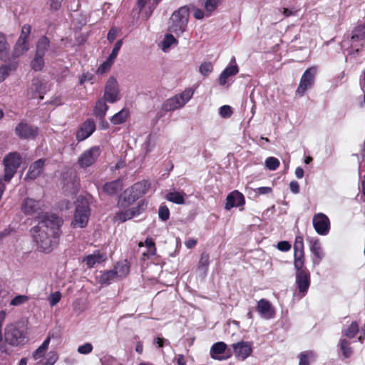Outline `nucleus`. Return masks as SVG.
Listing matches in <instances>:
<instances>
[{
	"mask_svg": "<svg viewBox=\"0 0 365 365\" xmlns=\"http://www.w3.org/2000/svg\"><path fill=\"white\" fill-rule=\"evenodd\" d=\"M50 342V337H47L43 344L34 352L33 357L34 359H38L41 358L46 350L48 349V344Z\"/></svg>",
	"mask_w": 365,
	"mask_h": 365,
	"instance_id": "41",
	"label": "nucleus"
},
{
	"mask_svg": "<svg viewBox=\"0 0 365 365\" xmlns=\"http://www.w3.org/2000/svg\"><path fill=\"white\" fill-rule=\"evenodd\" d=\"M32 69L36 71L42 70L44 66L43 56L35 54L34 58L31 62Z\"/></svg>",
	"mask_w": 365,
	"mask_h": 365,
	"instance_id": "40",
	"label": "nucleus"
},
{
	"mask_svg": "<svg viewBox=\"0 0 365 365\" xmlns=\"http://www.w3.org/2000/svg\"><path fill=\"white\" fill-rule=\"evenodd\" d=\"M221 3L222 0H205L204 9L206 11L207 15L211 16Z\"/></svg>",
	"mask_w": 365,
	"mask_h": 365,
	"instance_id": "38",
	"label": "nucleus"
},
{
	"mask_svg": "<svg viewBox=\"0 0 365 365\" xmlns=\"http://www.w3.org/2000/svg\"><path fill=\"white\" fill-rule=\"evenodd\" d=\"M103 261H104L103 256L99 251H96L93 254L89 255L83 259V262H86L88 268L93 267L96 263H100Z\"/></svg>",
	"mask_w": 365,
	"mask_h": 365,
	"instance_id": "33",
	"label": "nucleus"
},
{
	"mask_svg": "<svg viewBox=\"0 0 365 365\" xmlns=\"http://www.w3.org/2000/svg\"><path fill=\"white\" fill-rule=\"evenodd\" d=\"M41 202L39 200L27 197L22 202L21 210L26 215H31L37 212L41 209Z\"/></svg>",
	"mask_w": 365,
	"mask_h": 365,
	"instance_id": "22",
	"label": "nucleus"
},
{
	"mask_svg": "<svg viewBox=\"0 0 365 365\" xmlns=\"http://www.w3.org/2000/svg\"><path fill=\"white\" fill-rule=\"evenodd\" d=\"M4 339L9 344L14 346L23 345L26 341L24 331L14 324H9L5 328Z\"/></svg>",
	"mask_w": 365,
	"mask_h": 365,
	"instance_id": "6",
	"label": "nucleus"
},
{
	"mask_svg": "<svg viewBox=\"0 0 365 365\" xmlns=\"http://www.w3.org/2000/svg\"><path fill=\"white\" fill-rule=\"evenodd\" d=\"M31 30V27L30 25H29V24L24 25L21 29V32L20 36L19 37L18 39L20 41L29 42L28 38L30 35Z\"/></svg>",
	"mask_w": 365,
	"mask_h": 365,
	"instance_id": "51",
	"label": "nucleus"
},
{
	"mask_svg": "<svg viewBox=\"0 0 365 365\" xmlns=\"http://www.w3.org/2000/svg\"><path fill=\"white\" fill-rule=\"evenodd\" d=\"M38 129L36 126L21 121L15 128L16 135L21 139L34 138L38 135Z\"/></svg>",
	"mask_w": 365,
	"mask_h": 365,
	"instance_id": "10",
	"label": "nucleus"
},
{
	"mask_svg": "<svg viewBox=\"0 0 365 365\" xmlns=\"http://www.w3.org/2000/svg\"><path fill=\"white\" fill-rule=\"evenodd\" d=\"M294 267L296 272V284L299 289V292L303 295L307 292L310 285V274L308 270L303 268Z\"/></svg>",
	"mask_w": 365,
	"mask_h": 365,
	"instance_id": "9",
	"label": "nucleus"
},
{
	"mask_svg": "<svg viewBox=\"0 0 365 365\" xmlns=\"http://www.w3.org/2000/svg\"><path fill=\"white\" fill-rule=\"evenodd\" d=\"M63 0H51L50 7L52 10H58L61 6Z\"/></svg>",
	"mask_w": 365,
	"mask_h": 365,
	"instance_id": "62",
	"label": "nucleus"
},
{
	"mask_svg": "<svg viewBox=\"0 0 365 365\" xmlns=\"http://www.w3.org/2000/svg\"><path fill=\"white\" fill-rule=\"evenodd\" d=\"M50 41L48 38L43 36H41L37 42L36 44V53L38 55H42L44 56L46 51H47L48 46H49Z\"/></svg>",
	"mask_w": 365,
	"mask_h": 365,
	"instance_id": "36",
	"label": "nucleus"
},
{
	"mask_svg": "<svg viewBox=\"0 0 365 365\" xmlns=\"http://www.w3.org/2000/svg\"><path fill=\"white\" fill-rule=\"evenodd\" d=\"M175 359L178 365H186V361L185 356L182 354H178Z\"/></svg>",
	"mask_w": 365,
	"mask_h": 365,
	"instance_id": "64",
	"label": "nucleus"
},
{
	"mask_svg": "<svg viewBox=\"0 0 365 365\" xmlns=\"http://www.w3.org/2000/svg\"><path fill=\"white\" fill-rule=\"evenodd\" d=\"M106 100L103 98L99 99L94 106L93 114L96 118L99 119H103L107 110H108V106L106 103Z\"/></svg>",
	"mask_w": 365,
	"mask_h": 365,
	"instance_id": "26",
	"label": "nucleus"
},
{
	"mask_svg": "<svg viewBox=\"0 0 365 365\" xmlns=\"http://www.w3.org/2000/svg\"><path fill=\"white\" fill-rule=\"evenodd\" d=\"M210 264V255L207 252H202L199 261V268L207 270Z\"/></svg>",
	"mask_w": 365,
	"mask_h": 365,
	"instance_id": "47",
	"label": "nucleus"
},
{
	"mask_svg": "<svg viewBox=\"0 0 365 365\" xmlns=\"http://www.w3.org/2000/svg\"><path fill=\"white\" fill-rule=\"evenodd\" d=\"M359 332V325L356 322H353L350 326L345 330L344 335L349 339L356 336Z\"/></svg>",
	"mask_w": 365,
	"mask_h": 365,
	"instance_id": "44",
	"label": "nucleus"
},
{
	"mask_svg": "<svg viewBox=\"0 0 365 365\" xmlns=\"http://www.w3.org/2000/svg\"><path fill=\"white\" fill-rule=\"evenodd\" d=\"M145 246L148 248V253H143V255L153 256L155 254L156 248L155 243L151 238H147L145 241Z\"/></svg>",
	"mask_w": 365,
	"mask_h": 365,
	"instance_id": "49",
	"label": "nucleus"
},
{
	"mask_svg": "<svg viewBox=\"0 0 365 365\" xmlns=\"http://www.w3.org/2000/svg\"><path fill=\"white\" fill-rule=\"evenodd\" d=\"M277 248L280 251L287 252L290 250L291 245L287 241H280L277 244Z\"/></svg>",
	"mask_w": 365,
	"mask_h": 365,
	"instance_id": "59",
	"label": "nucleus"
},
{
	"mask_svg": "<svg viewBox=\"0 0 365 365\" xmlns=\"http://www.w3.org/2000/svg\"><path fill=\"white\" fill-rule=\"evenodd\" d=\"M314 353L312 351L302 352L299 354V365H309V358L314 357Z\"/></svg>",
	"mask_w": 365,
	"mask_h": 365,
	"instance_id": "45",
	"label": "nucleus"
},
{
	"mask_svg": "<svg viewBox=\"0 0 365 365\" xmlns=\"http://www.w3.org/2000/svg\"><path fill=\"white\" fill-rule=\"evenodd\" d=\"M46 92V85L39 78H34L28 88L27 96L31 99L38 98L40 100H42Z\"/></svg>",
	"mask_w": 365,
	"mask_h": 365,
	"instance_id": "13",
	"label": "nucleus"
},
{
	"mask_svg": "<svg viewBox=\"0 0 365 365\" xmlns=\"http://www.w3.org/2000/svg\"><path fill=\"white\" fill-rule=\"evenodd\" d=\"M235 356L242 360L247 359L252 354V344L250 342H238L232 344Z\"/></svg>",
	"mask_w": 365,
	"mask_h": 365,
	"instance_id": "19",
	"label": "nucleus"
},
{
	"mask_svg": "<svg viewBox=\"0 0 365 365\" xmlns=\"http://www.w3.org/2000/svg\"><path fill=\"white\" fill-rule=\"evenodd\" d=\"M10 46L4 34H0V60L6 61L9 57Z\"/></svg>",
	"mask_w": 365,
	"mask_h": 365,
	"instance_id": "30",
	"label": "nucleus"
},
{
	"mask_svg": "<svg viewBox=\"0 0 365 365\" xmlns=\"http://www.w3.org/2000/svg\"><path fill=\"white\" fill-rule=\"evenodd\" d=\"M29 299V297L26 295H17L11 299L10 305L11 306H20L25 304Z\"/></svg>",
	"mask_w": 365,
	"mask_h": 365,
	"instance_id": "48",
	"label": "nucleus"
},
{
	"mask_svg": "<svg viewBox=\"0 0 365 365\" xmlns=\"http://www.w3.org/2000/svg\"><path fill=\"white\" fill-rule=\"evenodd\" d=\"M21 163L22 158L19 153L15 151L6 155L3 159L4 180L6 182H10Z\"/></svg>",
	"mask_w": 365,
	"mask_h": 365,
	"instance_id": "3",
	"label": "nucleus"
},
{
	"mask_svg": "<svg viewBox=\"0 0 365 365\" xmlns=\"http://www.w3.org/2000/svg\"><path fill=\"white\" fill-rule=\"evenodd\" d=\"M147 207V203L144 200H141L138 202V205L135 207H133V210L138 211V215L143 212Z\"/></svg>",
	"mask_w": 365,
	"mask_h": 365,
	"instance_id": "60",
	"label": "nucleus"
},
{
	"mask_svg": "<svg viewBox=\"0 0 365 365\" xmlns=\"http://www.w3.org/2000/svg\"><path fill=\"white\" fill-rule=\"evenodd\" d=\"M158 215L160 219L163 221H166L169 219L170 217V211L167 206L161 205L159 207Z\"/></svg>",
	"mask_w": 365,
	"mask_h": 365,
	"instance_id": "54",
	"label": "nucleus"
},
{
	"mask_svg": "<svg viewBox=\"0 0 365 365\" xmlns=\"http://www.w3.org/2000/svg\"><path fill=\"white\" fill-rule=\"evenodd\" d=\"M213 70V66L211 62H204L201 63L199 68L200 73L205 77H207Z\"/></svg>",
	"mask_w": 365,
	"mask_h": 365,
	"instance_id": "46",
	"label": "nucleus"
},
{
	"mask_svg": "<svg viewBox=\"0 0 365 365\" xmlns=\"http://www.w3.org/2000/svg\"><path fill=\"white\" fill-rule=\"evenodd\" d=\"M96 130L95 121L91 119H87L83 123L76 133V140L82 141L92 135Z\"/></svg>",
	"mask_w": 365,
	"mask_h": 365,
	"instance_id": "16",
	"label": "nucleus"
},
{
	"mask_svg": "<svg viewBox=\"0 0 365 365\" xmlns=\"http://www.w3.org/2000/svg\"><path fill=\"white\" fill-rule=\"evenodd\" d=\"M338 347L344 359H348L353 354L354 351L351 347L350 342L345 339H340Z\"/></svg>",
	"mask_w": 365,
	"mask_h": 365,
	"instance_id": "31",
	"label": "nucleus"
},
{
	"mask_svg": "<svg viewBox=\"0 0 365 365\" xmlns=\"http://www.w3.org/2000/svg\"><path fill=\"white\" fill-rule=\"evenodd\" d=\"M310 251L313 254V264L318 265L324 257V252L321 246V243L318 239H311Z\"/></svg>",
	"mask_w": 365,
	"mask_h": 365,
	"instance_id": "21",
	"label": "nucleus"
},
{
	"mask_svg": "<svg viewBox=\"0 0 365 365\" xmlns=\"http://www.w3.org/2000/svg\"><path fill=\"white\" fill-rule=\"evenodd\" d=\"M351 38L356 41L365 38V24L359 25L354 29Z\"/></svg>",
	"mask_w": 365,
	"mask_h": 365,
	"instance_id": "42",
	"label": "nucleus"
},
{
	"mask_svg": "<svg viewBox=\"0 0 365 365\" xmlns=\"http://www.w3.org/2000/svg\"><path fill=\"white\" fill-rule=\"evenodd\" d=\"M135 193L131 191V187L126 189L123 193L120 196L118 200V206L120 207H127L132 205L136 200L139 198L135 196Z\"/></svg>",
	"mask_w": 365,
	"mask_h": 365,
	"instance_id": "23",
	"label": "nucleus"
},
{
	"mask_svg": "<svg viewBox=\"0 0 365 365\" xmlns=\"http://www.w3.org/2000/svg\"><path fill=\"white\" fill-rule=\"evenodd\" d=\"M294 266L300 267L304 266V241L303 237L297 236L295 238L294 243Z\"/></svg>",
	"mask_w": 365,
	"mask_h": 365,
	"instance_id": "14",
	"label": "nucleus"
},
{
	"mask_svg": "<svg viewBox=\"0 0 365 365\" xmlns=\"http://www.w3.org/2000/svg\"><path fill=\"white\" fill-rule=\"evenodd\" d=\"M245 202L244 195L238 190H234L227 196L225 208L227 210H230L232 207L243 205Z\"/></svg>",
	"mask_w": 365,
	"mask_h": 365,
	"instance_id": "18",
	"label": "nucleus"
},
{
	"mask_svg": "<svg viewBox=\"0 0 365 365\" xmlns=\"http://www.w3.org/2000/svg\"><path fill=\"white\" fill-rule=\"evenodd\" d=\"M289 188L291 191L294 194H297L299 192V185L297 181H292L289 183Z\"/></svg>",
	"mask_w": 365,
	"mask_h": 365,
	"instance_id": "63",
	"label": "nucleus"
},
{
	"mask_svg": "<svg viewBox=\"0 0 365 365\" xmlns=\"http://www.w3.org/2000/svg\"><path fill=\"white\" fill-rule=\"evenodd\" d=\"M62 223L54 214L46 213L41 217L38 225L31 230L38 251L49 253L53 250L58 243Z\"/></svg>",
	"mask_w": 365,
	"mask_h": 365,
	"instance_id": "1",
	"label": "nucleus"
},
{
	"mask_svg": "<svg viewBox=\"0 0 365 365\" xmlns=\"http://www.w3.org/2000/svg\"><path fill=\"white\" fill-rule=\"evenodd\" d=\"M239 71L237 65L227 66L220 74L219 77V83L221 86L225 85L227 79L229 77L236 75Z\"/></svg>",
	"mask_w": 365,
	"mask_h": 365,
	"instance_id": "28",
	"label": "nucleus"
},
{
	"mask_svg": "<svg viewBox=\"0 0 365 365\" xmlns=\"http://www.w3.org/2000/svg\"><path fill=\"white\" fill-rule=\"evenodd\" d=\"M93 350V346L91 343H86L83 345H81L78 348V352L81 354H90Z\"/></svg>",
	"mask_w": 365,
	"mask_h": 365,
	"instance_id": "56",
	"label": "nucleus"
},
{
	"mask_svg": "<svg viewBox=\"0 0 365 365\" xmlns=\"http://www.w3.org/2000/svg\"><path fill=\"white\" fill-rule=\"evenodd\" d=\"M123 187V181L120 179H118L106 183L103 187V190L110 195H113L120 191Z\"/></svg>",
	"mask_w": 365,
	"mask_h": 365,
	"instance_id": "24",
	"label": "nucleus"
},
{
	"mask_svg": "<svg viewBox=\"0 0 365 365\" xmlns=\"http://www.w3.org/2000/svg\"><path fill=\"white\" fill-rule=\"evenodd\" d=\"M128 116L129 110L126 108H123L121 110H120L118 113H117L116 114L111 117L110 122L113 125H119L125 122Z\"/></svg>",
	"mask_w": 365,
	"mask_h": 365,
	"instance_id": "34",
	"label": "nucleus"
},
{
	"mask_svg": "<svg viewBox=\"0 0 365 365\" xmlns=\"http://www.w3.org/2000/svg\"><path fill=\"white\" fill-rule=\"evenodd\" d=\"M90 214L91 212L88 200L83 197L78 199L73 219L71 222V226L73 228L85 227L88 224Z\"/></svg>",
	"mask_w": 365,
	"mask_h": 365,
	"instance_id": "4",
	"label": "nucleus"
},
{
	"mask_svg": "<svg viewBox=\"0 0 365 365\" xmlns=\"http://www.w3.org/2000/svg\"><path fill=\"white\" fill-rule=\"evenodd\" d=\"M185 196L186 194L184 192L173 191L167 193L165 199L178 205H183L185 203Z\"/></svg>",
	"mask_w": 365,
	"mask_h": 365,
	"instance_id": "32",
	"label": "nucleus"
},
{
	"mask_svg": "<svg viewBox=\"0 0 365 365\" xmlns=\"http://www.w3.org/2000/svg\"><path fill=\"white\" fill-rule=\"evenodd\" d=\"M45 161V159L41 158L31 163L29 168L24 180L28 181L36 179L43 170Z\"/></svg>",
	"mask_w": 365,
	"mask_h": 365,
	"instance_id": "17",
	"label": "nucleus"
},
{
	"mask_svg": "<svg viewBox=\"0 0 365 365\" xmlns=\"http://www.w3.org/2000/svg\"><path fill=\"white\" fill-rule=\"evenodd\" d=\"M193 16L196 19H202L205 16L208 17L209 16L207 15V12L205 9L202 11L199 8L195 7L193 8Z\"/></svg>",
	"mask_w": 365,
	"mask_h": 365,
	"instance_id": "58",
	"label": "nucleus"
},
{
	"mask_svg": "<svg viewBox=\"0 0 365 365\" xmlns=\"http://www.w3.org/2000/svg\"><path fill=\"white\" fill-rule=\"evenodd\" d=\"M232 110L230 106H222L220 108V115L222 118H229L232 115Z\"/></svg>",
	"mask_w": 365,
	"mask_h": 365,
	"instance_id": "57",
	"label": "nucleus"
},
{
	"mask_svg": "<svg viewBox=\"0 0 365 365\" xmlns=\"http://www.w3.org/2000/svg\"><path fill=\"white\" fill-rule=\"evenodd\" d=\"M315 231L320 235H326L330 230V222L328 217L322 213L315 214L312 219Z\"/></svg>",
	"mask_w": 365,
	"mask_h": 365,
	"instance_id": "11",
	"label": "nucleus"
},
{
	"mask_svg": "<svg viewBox=\"0 0 365 365\" xmlns=\"http://www.w3.org/2000/svg\"><path fill=\"white\" fill-rule=\"evenodd\" d=\"M117 36V29L115 28H111L107 36V38L109 42L112 43L116 38Z\"/></svg>",
	"mask_w": 365,
	"mask_h": 365,
	"instance_id": "61",
	"label": "nucleus"
},
{
	"mask_svg": "<svg viewBox=\"0 0 365 365\" xmlns=\"http://www.w3.org/2000/svg\"><path fill=\"white\" fill-rule=\"evenodd\" d=\"M118 277H125L130 272V267L126 262L118 263L113 269Z\"/></svg>",
	"mask_w": 365,
	"mask_h": 365,
	"instance_id": "37",
	"label": "nucleus"
},
{
	"mask_svg": "<svg viewBox=\"0 0 365 365\" xmlns=\"http://www.w3.org/2000/svg\"><path fill=\"white\" fill-rule=\"evenodd\" d=\"M118 277L116 276L113 269L105 272L103 273L99 279V282L101 284H109L115 280Z\"/></svg>",
	"mask_w": 365,
	"mask_h": 365,
	"instance_id": "39",
	"label": "nucleus"
},
{
	"mask_svg": "<svg viewBox=\"0 0 365 365\" xmlns=\"http://www.w3.org/2000/svg\"><path fill=\"white\" fill-rule=\"evenodd\" d=\"M101 154L98 146H93L84 151L78 159V164L81 168H86L95 163Z\"/></svg>",
	"mask_w": 365,
	"mask_h": 365,
	"instance_id": "8",
	"label": "nucleus"
},
{
	"mask_svg": "<svg viewBox=\"0 0 365 365\" xmlns=\"http://www.w3.org/2000/svg\"><path fill=\"white\" fill-rule=\"evenodd\" d=\"M257 310L262 317L269 319L274 317L275 312L271 303L264 299H260L257 306Z\"/></svg>",
	"mask_w": 365,
	"mask_h": 365,
	"instance_id": "20",
	"label": "nucleus"
},
{
	"mask_svg": "<svg viewBox=\"0 0 365 365\" xmlns=\"http://www.w3.org/2000/svg\"><path fill=\"white\" fill-rule=\"evenodd\" d=\"M16 62H12L0 66V83L4 81L12 71L16 70Z\"/></svg>",
	"mask_w": 365,
	"mask_h": 365,
	"instance_id": "35",
	"label": "nucleus"
},
{
	"mask_svg": "<svg viewBox=\"0 0 365 365\" xmlns=\"http://www.w3.org/2000/svg\"><path fill=\"white\" fill-rule=\"evenodd\" d=\"M119 89L116 80L110 78L106 85L103 99L109 103H114L119 100Z\"/></svg>",
	"mask_w": 365,
	"mask_h": 365,
	"instance_id": "12",
	"label": "nucleus"
},
{
	"mask_svg": "<svg viewBox=\"0 0 365 365\" xmlns=\"http://www.w3.org/2000/svg\"><path fill=\"white\" fill-rule=\"evenodd\" d=\"M195 90L186 88L182 93L167 99L163 104L162 108L165 111H173L183 107L193 96Z\"/></svg>",
	"mask_w": 365,
	"mask_h": 365,
	"instance_id": "5",
	"label": "nucleus"
},
{
	"mask_svg": "<svg viewBox=\"0 0 365 365\" xmlns=\"http://www.w3.org/2000/svg\"><path fill=\"white\" fill-rule=\"evenodd\" d=\"M114 61L110 59L109 57L107 58L106 61H104L98 68V73H104L108 71L113 65Z\"/></svg>",
	"mask_w": 365,
	"mask_h": 365,
	"instance_id": "52",
	"label": "nucleus"
},
{
	"mask_svg": "<svg viewBox=\"0 0 365 365\" xmlns=\"http://www.w3.org/2000/svg\"><path fill=\"white\" fill-rule=\"evenodd\" d=\"M29 49V42L17 40L12 51L11 56L14 59L24 54Z\"/></svg>",
	"mask_w": 365,
	"mask_h": 365,
	"instance_id": "27",
	"label": "nucleus"
},
{
	"mask_svg": "<svg viewBox=\"0 0 365 365\" xmlns=\"http://www.w3.org/2000/svg\"><path fill=\"white\" fill-rule=\"evenodd\" d=\"M317 69L314 67L307 68L303 73L298 88L296 91L297 95L302 96L308 89H310L314 83Z\"/></svg>",
	"mask_w": 365,
	"mask_h": 365,
	"instance_id": "7",
	"label": "nucleus"
},
{
	"mask_svg": "<svg viewBox=\"0 0 365 365\" xmlns=\"http://www.w3.org/2000/svg\"><path fill=\"white\" fill-rule=\"evenodd\" d=\"M189 19V9L183 6L174 11L170 19L168 30L179 36L186 29Z\"/></svg>",
	"mask_w": 365,
	"mask_h": 365,
	"instance_id": "2",
	"label": "nucleus"
},
{
	"mask_svg": "<svg viewBox=\"0 0 365 365\" xmlns=\"http://www.w3.org/2000/svg\"><path fill=\"white\" fill-rule=\"evenodd\" d=\"M177 39L170 34L165 35L163 41H162V49L165 51L173 44H177Z\"/></svg>",
	"mask_w": 365,
	"mask_h": 365,
	"instance_id": "43",
	"label": "nucleus"
},
{
	"mask_svg": "<svg viewBox=\"0 0 365 365\" xmlns=\"http://www.w3.org/2000/svg\"><path fill=\"white\" fill-rule=\"evenodd\" d=\"M137 215H138V212L133 210L132 208L125 211H120L115 213L113 217V222L118 223L124 222Z\"/></svg>",
	"mask_w": 365,
	"mask_h": 365,
	"instance_id": "25",
	"label": "nucleus"
},
{
	"mask_svg": "<svg viewBox=\"0 0 365 365\" xmlns=\"http://www.w3.org/2000/svg\"><path fill=\"white\" fill-rule=\"evenodd\" d=\"M227 344L223 341L215 343L210 349V356L217 360H225L230 357Z\"/></svg>",
	"mask_w": 365,
	"mask_h": 365,
	"instance_id": "15",
	"label": "nucleus"
},
{
	"mask_svg": "<svg viewBox=\"0 0 365 365\" xmlns=\"http://www.w3.org/2000/svg\"><path fill=\"white\" fill-rule=\"evenodd\" d=\"M122 45H123V40L122 39L118 40L115 43L114 47H113V48L112 50L111 53L108 56V57L110 59H112L113 61L115 59V58L117 57L118 53V52H119Z\"/></svg>",
	"mask_w": 365,
	"mask_h": 365,
	"instance_id": "55",
	"label": "nucleus"
},
{
	"mask_svg": "<svg viewBox=\"0 0 365 365\" xmlns=\"http://www.w3.org/2000/svg\"><path fill=\"white\" fill-rule=\"evenodd\" d=\"M266 167L270 170H275L279 165L278 159L274 157H269L265 160Z\"/></svg>",
	"mask_w": 365,
	"mask_h": 365,
	"instance_id": "50",
	"label": "nucleus"
},
{
	"mask_svg": "<svg viewBox=\"0 0 365 365\" xmlns=\"http://www.w3.org/2000/svg\"><path fill=\"white\" fill-rule=\"evenodd\" d=\"M61 299V294L60 292H55L51 293L48 297V302L51 307L56 306Z\"/></svg>",
	"mask_w": 365,
	"mask_h": 365,
	"instance_id": "53",
	"label": "nucleus"
},
{
	"mask_svg": "<svg viewBox=\"0 0 365 365\" xmlns=\"http://www.w3.org/2000/svg\"><path fill=\"white\" fill-rule=\"evenodd\" d=\"M130 187L131 191L136 194L135 196L140 197L149 190L150 183L148 181L143 180L135 183Z\"/></svg>",
	"mask_w": 365,
	"mask_h": 365,
	"instance_id": "29",
	"label": "nucleus"
}]
</instances>
